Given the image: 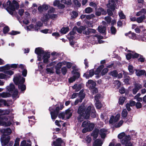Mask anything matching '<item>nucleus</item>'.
<instances>
[{
  "label": "nucleus",
  "mask_w": 146,
  "mask_h": 146,
  "mask_svg": "<svg viewBox=\"0 0 146 146\" xmlns=\"http://www.w3.org/2000/svg\"><path fill=\"white\" fill-rule=\"evenodd\" d=\"M106 27L104 26L100 27L99 26L98 27V30L101 33H104V35H106Z\"/></svg>",
  "instance_id": "5701e85b"
},
{
  "label": "nucleus",
  "mask_w": 146,
  "mask_h": 146,
  "mask_svg": "<svg viewBox=\"0 0 146 146\" xmlns=\"http://www.w3.org/2000/svg\"><path fill=\"white\" fill-rule=\"evenodd\" d=\"M62 65V63L61 62H58L55 67V68H58L60 69Z\"/></svg>",
  "instance_id": "774afa93"
},
{
  "label": "nucleus",
  "mask_w": 146,
  "mask_h": 146,
  "mask_svg": "<svg viewBox=\"0 0 146 146\" xmlns=\"http://www.w3.org/2000/svg\"><path fill=\"white\" fill-rule=\"evenodd\" d=\"M96 86V82L94 81L93 82H92V84L90 85L89 86V88L90 89H92L95 88Z\"/></svg>",
  "instance_id": "69168bd1"
},
{
  "label": "nucleus",
  "mask_w": 146,
  "mask_h": 146,
  "mask_svg": "<svg viewBox=\"0 0 146 146\" xmlns=\"http://www.w3.org/2000/svg\"><path fill=\"white\" fill-rule=\"evenodd\" d=\"M2 97L3 98H6L11 97L12 95L9 92H3L1 93Z\"/></svg>",
  "instance_id": "c85d7f7f"
},
{
  "label": "nucleus",
  "mask_w": 146,
  "mask_h": 146,
  "mask_svg": "<svg viewBox=\"0 0 146 146\" xmlns=\"http://www.w3.org/2000/svg\"><path fill=\"white\" fill-rule=\"evenodd\" d=\"M94 125L93 123H90L88 125V128L89 130V132L91 131L94 128Z\"/></svg>",
  "instance_id": "79ce46f5"
},
{
  "label": "nucleus",
  "mask_w": 146,
  "mask_h": 146,
  "mask_svg": "<svg viewBox=\"0 0 146 146\" xmlns=\"http://www.w3.org/2000/svg\"><path fill=\"white\" fill-rule=\"evenodd\" d=\"M124 82L125 84H129V82L131 79L130 77L129 76H126L125 75L124 76Z\"/></svg>",
  "instance_id": "c756f323"
},
{
  "label": "nucleus",
  "mask_w": 146,
  "mask_h": 146,
  "mask_svg": "<svg viewBox=\"0 0 146 146\" xmlns=\"http://www.w3.org/2000/svg\"><path fill=\"white\" fill-rule=\"evenodd\" d=\"M86 109L85 106L82 104L79 107L77 113L78 114L81 115L82 116H85L86 115L85 112Z\"/></svg>",
  "instance_id": "1a4fd4ad"
},
{
  "label": "nucleus",
  "mask_w": 146,
  "mask_h": 146,
  "mask_svg": "<svg viewBox=\"0 0 146 146\" xmlns=\"http://www.w3.org/2000/svg\"><path fill=\"white\" fill-rule=\"evenodd\" d=\"M145 19V16L143 15L137 18L136 21L139 23H142L143 20Z\"/></svg>",
  "instance_id": "473e14b6"
},
{
  "label": "nucleus",
  "mask_w": 146,
  "mask_h": 146,
  "mask_svg": "<svg viewBox=\"0 0 146 146\" xmlns=\"http://www.w3.org/2000/svg\"><path fill=\"white\" fill-rule=\"evenodd\" d=\"M15 84L18 86V88L21 92L24 91L26 89V86L24 84L25 82V78L22 77L20 74L15 75L13 78Z\"/></svg>",
  "instance_id": "7ed1b4c3"
},
{
  "label": "nucleus",
  "mask_w": 146,
  "mask_h": 146,
  "mask_svg": "<svg viewBox=\"0 0 146 146\" xmlns=\"http://www.w3.org/2000/svg\"><path fill=\"white\" fill-rule=\"evenodd\" d=\"M19 141L20 138L18 137L15 140L14 146H19Z\"/></svg>",
  "instance_id": "4d7b16f0"
},
{
  "label": "nucleus",
  "mask_w": 146,
  "mask_h": 146,
  "mask_svg": "<svg viewBox=\"0 0 146 146\" xmlns=\"http://www.w3.org/2000/svg\"><path fill=\"white\" fill-rule=\"evenodd\" d=\"M50 57V54L49 52H46L43 55L42 58L43 59V62L45 64H47L48 62L49 58Z\"/></svg>",
  "instance_id": "ddd939ff"
},
{
  "label": "nucleus",
  "mask_w": 146,
  "mask_h": 146,
  "mask_svg": "<svg viewBox=\"0 0 146 146\" xmlns=\"http://www.w3.org/2000/svg\"><path fill=\"white\" fill-rule=\"evenodd\" d=\"M12 124L11 122L10 121H5L3 120L2 121L1 124V126H5V127L10 126Z\"/></svg>",
  "instance_id": "aec40b11"
},
{
  "label": "nucleus",
  "mask_w": 146,
  "mask_h": 146,
  "mask_svg": "<svg viewBox=\"0 0 146 146\" xmlns=\"http://www.w3.org/2000/svg\"><path fill=\"white\" fill-rule=\"evenodd\" d=\"M102 143L101 140L98 139L95 140L93 143V146H102Z\"/></svg>",
  "instance_id": "412c9836"
},
{
  "label": "nucleus",
  "mask_w": 146,
  "mask_h": 146,
  "mask_svg": "<svg viewBox=\"0 0 146 146\" xmlns=\"http://www.w3.org/2000/svg\"><path fill=\"white\" fill-rule=\"evenodd\" d=\"M93 11L92 9L90 7H88L85 9V13H89L92 12Z\"/></svg>",
  "instance_id": "8fccbe9b"
},
{
  "label": "nucleus",
  "mask_w": 146,
  "mask_h": 146,
  "mask_svg": "<svg viewBox=\"0 0 146 146\" xmlns=\"http://www.w3.org/2000/svg\"><path fill=\"white\" fill-rule=\"evenodd\" d=\"M0 132L3 133L2 136H9L12 133V131L10 127H8L6 129L3 128L0 130Z\"/></svg>",
  "instance_id": "9d476101"
},
{
  "label": "nucleus",
  "mask_w": 146,
  "mask_h": 146,
  "mask_svg": "<svg viewBox=\"0 0 146 146\" xmlns=\"http://www.w3.org/2000/svg\"><path fill=\"white\" fill-rule=\"evenodd\" d=\"M69 31V28L67 27H63L60 29V33L63 34H65Z\"/></svg>",
  "instance_id": "a878e982"
},
{
  "label": "nucleus",
  "mask_w": 146,
  "mask_h": 146,
  "mask_svg": "<svg viewBox=\"0 0 146 146\" xmlns=\"http://www.w3.org/2000/svg\"><path fill=\"white\" fill-rule=\"evenodd\" d=\"M125 99V97H120L118 101L119 104L120 105H122L123 104Z\"/></svg>",
  "instance_id": "72a5a7b5"
},
{
  "label": "nucleus",
  "mask_w": 146,
  "mask_h": 146,
  "mask_svg": "<svg viewBox=\"0 0 146 146\" xmlns=\"http://www.w3.org/2000/svg\"><path fill=\"white\" fill-rule=\"evenodd\" d=\"M131 137L129 135H126L124 138L122 139L121 143L122 145H125V146H132V143L129 141Z\"/></svg>",
  "instance_id": "0eeeda50"
},
{
  "label": "nucleus",
  "mask_w": 146,
  "mask_h": 146,
  "mask_svg": "<svg viewBox=\"0 0 146 146\" xmlns=\"http://www.w3.org/2000/svg\"><path fill=\"white\" fill-rule=\"evenodd\" d=\"M123 121L122 120H120L117 124H115V127L116 128L120 127L123 124Z\"/></svg>",
  "instance_id": "13d9d810"
},
{
  "label": "nucleus",
  "mask_w": 146,
  "mask_h": 146,
  "mask_svg": "<svg viewBox=\"0 0 146 146\" xmlns=\"http://www.w3.org/2000/svg\"><path fill=\"white\" fill-rule=\"evenodd\" d=\"M139 55L138 53L135 52L134 54H132L131 53H128L126 55V57L127 60H129L131 58L133 59L136 58Z\"/></svg>",
  "instance_id": "4468645a"
},
{
  "label": "nucleus",
  "mask_w": 146,
  "mask_h": 146,
  "mask_svg": "<svg viewBox=\"0 0 146 146\" xmlns=\"http://www.w3.org/2000/svg\"><path fill=\"white\" fill-rule=\"evenodd\" d=\"M40 31L41 33L44 34H51L52 33V32L51 30L48 29H45L43 30H42Z\"/></svg>",
  "instance_id": "f704fd0d"
},
{
  "label": "nucleus",
  "mask_w": 146,
  "mask_h": 146,
  "mask_svg": "<svg viewBox=\"0 0 146 146\" xmlns=\"http://www.w3.org/2000/svg\"><path fill=\"white\" fill-rule=\"evenodd\" d=\"M125 133L124 132H122L119 134L118 135V137L119 139H123V138L125 136Z\"/></svg>",
  "instance_id": "5fc2aeb1"
},
{
  "label": "nucleus",
  "mask_w": 146,
  "mask_h": 146,
  "mask_svg": "<svg viewBox=\"0 0 146 146\" xmlns=\"http://www.w3.org/2000/svg\"><path fill=\"white\" fill-rule=\"evenodd\" d=\"M85 140L86 142L87 145H89L92 141L91 138L89 135H88L86 136Z\"/></svg>",
  "instance_id": "e433bc0d"
},
{
  "label": "nucleus",
  "mask_w": 146,
  "mask_h": 146,
  "mask_svg": "<svg viewBox=\"0 0 146 146\" xmlns=\"http://www.w3.org/2000/svg\"><path fill=\"white\" fill-rule=\"evenodd\" d=\"M107 14V12L106 10L102 7H99L98 8L97 11L95 12V15L97 16H100L101 14L102 15H106Z\"/></svg>",
  "instance_id": "9b49d317"
},
{
  "label": "nucleus",
  "mask_w": 146,
  "mask_h": 146,
  "mask_svg": "<svg viewBox=\"0 0 146 146\" xmlns=\"http://www.w3.org/2000/svg\"><path fill=\"white\" fill-rule=\"evenodd\" d=\"M138 56L137 57L138 58L139 57L138 59V62H140L141 63L144 62L145 60V58H144L143 56L139 54H138Z\"/></svg>",
  "instance_id": "cd10ccee"
},
{
  "label": "nucleus",
  "mask_w": 146,
  "mask_h": 146,
  "mask_svg": "<svg viewBox=\"0 0 146 146\" xmlns=\"http://www.w3.org/2000/svg\"><path fill=\"white\" fill-rule=\"evenodd\" d=\"M35 52L38 55V60L40 61L42 60V55H44L46 52L41 47L36 48L35 50Z\"/></svg>",
  "instance_id": "423d86ee"
},
{
  "label": "nucleus",
  "mask_w": 146,
  "mask_h": 146,
  "mask_svg": "<svg viewBox=\"0 0 146 146\" xmlns=\"http://www.w3.org/2000/svg\"><path fill=\"white\" fill-rule=\"evenodd\" d=\"M86 19L88 20L91 19L92 18L95 17V15L94 14H91L90 15H86Z\"/></svg>",
  "instance_id": "bf43d9fd"
},
{
  "label": "nucleus",
  "mask_w": 146,
  "mask_h": 146,
  "mask_svg": "<svg viewBox=\"0 0 146 146\" xmlns=\"http://www.w3.org/2000/svg\"><path fill=\"white\" fill-rule=\"evenodd\" d=\"M9 78L10 76L8 75H5L2 73H0V79H5Z\"/></svg>",
  "instance_id": "ea45409f"
},
{
  "label": "nucleus",
  "mask_w": 146,
  "mask_h": 146,
  "mask_svg": "<svg viewBox=\"0 0 146 146\" xmlns=\"http://www.w3.org/2000/svg\"><path fill=\"white\" fill-rule=\"evenodd\" d=\"M90 123V121L88 120L85 121L82 123V126L83 127H88V125Z\"/></svg>",
  "instance_id": "c9c22d12"
},
{
  "label": "nucleus",
  "mask_w": 146,
  "mask_h": 146,
  "mask_svg": "<svg viewBox=\"0 0 146 146\" xmlns=\"http://www.w3.org/2000/svg\"><path fill=\"white\" fill-rule=\"evenodd\" d=\"M134 87L138 91L142 88V85L138 83L135 84L134 85Z\"/></svg>",
  "instance_id": "864d4df0"
},
{
  "label": "nucleus",
  "mask_w": 146,
  "mask_h": 146,
  "mask_svg": "<svg viewBox=\"0 0 146 146\" xmlns=\"http://www.w3.org/2000/svg\"><path fill=\"white\" fill-rule=\"evenodd\" d=\"M109 74L113 77L116 78L117 76L118 72L116 70H114L109 72Z\"/></svg>",
  "instance_id": "bb28decb"
},
{
  "label": "nucleus",
  "mask_w": 146,
  "mask_h": 146,
  "mask_svg": "<svg viewBox=\"0 0 146 146\" xmlns=\"http://www.w3.org/2000/svg\"><path fill=\"white\" fill-rule=\"evenodd\" d=\"M61 71L63 75H64L66 74L67 70L66 67L64 66L61 68Z\"/></svg>",
  "instance_id": "49530a36"
},
{
  "label": "nucleus",
  "mask_w": 146,
  "mask_h": 146,
  "mask_svg": "<svg viewBox=\"0 0 146 146\" xmlns=\"http://www.w3.org/2000/svg\"><path fill=\"white\" fill-rule=\"evenodd\" d=\"M89 74H88V72L87 71L85 73H84L83 75V76L87 79H88L90 77H92L94 74L95 72L93 69L90 70L89 71Z\"/></svg>",
  "instance_id": "f8f14e48"
},
{
  "label": "nucleus",
  "mask_w": 146,
  "mask_h": 146,
  "mask_svg": "<svg viewBox=\"0 0 146 146\" xmlns=\"http://www.w3.org/2000/svg\"><path fill=\"white\" fill-rule=\"evenodd\" d=\"M64 106L63 104L60 103V107L57 106L56 107L55 109L54 108L52 107H50L49 108V111L50 112V114L51 119L54 120L58 116L60 118H61L62 119H64L65 118V113L63 112H61L59 113L60 110H62L64 108Z\"/></svg>",
  "instance_id": "f03ea898"
},
{
  "label": "nucleus",
  "mask_w": 146,
  "mask_h": 146,
  "mask_svg": "<svg viewBox=\"0 0 146 146\" xmlns=\"http://www.w3.org/2000/svg\"><path fill=\"white\" fill-rule=\"evenodd\" d=\"M108 69L107 68H104L101 72V74L102 76L105 75L108 72Z\"/></svg>",
  "instance_id": "c03bdc74"
},
{
  "label": "nucleus",
  "mask_w": 146,
  "mask_h": 146,
  "mask_svg": "<svg viewBox=\"0 0 146 146\" xmlns=\"http://www.w3.org/2000/svg\"><path fill=\"white\" fill-rule=\"evenodd\" d=\"M99 133L100 131L99 129L97 128H95L92 131L91 135V136L93 137L94 140H95L98 137Z\"/></svg>",
  "instance_id": "2eb2a0df"
},
{
  "label": "nucleus",
  "mask_w": 146,
  "mask_h": 146,
  "mask_svg": "<svg viewBox=\"0 0 146 146\" xmlns=\"http://www.w3.org/2000/svg\"><path fill=\"white\" fill-rule=\"evenodd\" d=\"M83 117L85 118V116H82L81 115H79L77 117L78 121L79 122H82L84 120Z\"/></svg>",
  "instance_id": "de8ad7c7"
},
{
  "label": "nucleus",
  "mask_w": 146,
  "mask_h": 146,
  "mask_svg": "<svg viewBox=\"0 0 146 146\" xmlns=\"http://www.w3.org/2000/svg\"><path fill=\"white\" fill-rule=\"evenodd\" d=\"M10 29L9 27L8 26H6L3 29V32L4 34H6L8 33Z\"/></svg>",
  "instance_id": "a18cd8bd"
},
{
  "label": "nucleus",
  "mask_w": 146,
  "mask_h": 146,
  "mask_svg": "<svg viewBox=\"0 0 146 146\" xmlns=\"http://www.w3.org/2000/svg\"><path fill=\"white\" fill-rule=\"evenodd\" d=\"M72 13L73 16H72L73 18H76L78 15V13L75 11H73L72 12Z\"/></svg>",
  "instance_id": "052dcab7"
},
{
  "label": "nucleus",
  "mask_w": 146,
  "mask_h": 146,
  "mask_svg": "<svg viewBox=\"0 0 146 146\" xmlns=\"http://www.w3.org/2000/svg\"><path fill=\"white\" fill-rule=\"evenodd\" d=\"M136 108L138 109L141 108L142 107V104L139 102H137L135 104V105Z\"/></svg>",
  "instance_id": "680f3d73"
},
{
  "label": "nucleus",
  "mask_w": 146,
  "mask_h": 146,
  "mask_svg": "<svg viewBox=\"0 0 146 146\" xmlns=\"http://www.w3.org/2000/svg\"><path fill=\"white\" fill-rule=\"evenodd\" d=\"M20 33V32L13 30L11 32H9L8 34L11 35H15Z\"/></svg>",
  "instance_id": "3c124183"
},
{
  "label": "nucleus",
  "mask_w": 146,
  "mask_h": 146,
  "mask_svg": "<svg viewBox=\"0 0 146 146\" xmlns=\"http://www.w3.org/2000/svg\"><path fill=\"white\" fill-rule=\"evenodd\" d=\"M86 115L85 119H88L90 116L92 118H95L96 116V113L94 107L92 105L88 106L86 109L85 112Z\"/></svg>",
  "instance_id": "20e7f679"
},
{
  "label": "nucleus",
  "mask_w": 146,
  "mask_h": 146,
  "mask_svg": "<svg viewBox=\"0 0 146 146\" xmlns=\"http://www.w3.org/2000/svg\"><path fill=\"white\" fill-rule=\"evenodd\" d=\"M74 74L75 75L73 76L76 79L79 78L80 77V74L79 72L74 73Z\"/></svg>",
  "instance_id": "338daca9"
},
{
  "label": "nucleus",
  "mask_w": 146,
  "mask_h": 146,
  "mask_svg": "<svg viewBox=\"0 0 146 146\" xmlns=\"http://www.w3.org/2000/svg\"><path fill=\"white\" fill-rule=\"evenodd\" d=\"M125 35L126 36H128L130 38L133 39H135L136 38V34L133 33H132L131 31L125 33Z\"/></svg>",
  "instance_id": "a211bd4d"
},
{
  "label": "nucleus",
  "mask_w": 146,
  "mask_h": 146,
  "mask_svg": "<svg viewBox=\"0 0 146 146\" xmlns=\"http://www.w3.org/2000/svg\"><path fill=\"white\" fill-rule=\"evenodd\" d=\"M11 137L10 136H8L7 137L2 136L1 138V141L2 146L7 145L10 141Z\"/></svg>",
  "instance_id": "6e6552de"
},
{
  "label": "nucleus",
  "mask_w": 146,
  "mask_h": 146,
  "mask_svg": "<svg viewBox=\"0 0 146 146\" xmlns=\"http://www.w3.org/2000/svg\"><path fill=\"white\" fill-rule=\"evenodd\" d=\"M105 130L104 129H102L100 130L99 134L102 139H104L106 137V134L104 133Z\"/></svg>",
  "instance_id": "b1692460"
},
{
  "label": "nucleus",
  "mask_w": 146,
  "mask_h": 146,
  "mask_svg": "<svg viewBox=\"0 0 146 146\" xmlns=\"http://www.w3.org/2000/svg\"><path fill=\"white\" fill-rule=\"evenodd\" d=\"M7 89L11 94L13 98L16 97L18 94V91L15 88V85L13 83H11L9 86L7 87Z\"/></svg>",
  "instance_id": "39448f33"
},
{
  "label": "nucleus",
  "mask_w": 146,
  "mask_h": 146,
  "mask_svg": "<svg viewBox=\"0 0 146 146\" xmlns=\"http://www.w3.org/2000/svg\"><path fill=\"white\" fill-rule=\"evenodd\" d=\"M63 143V141L60 138H57L55 141L52 142L53 145L54 146H62L61 144Z\"/></svg>",
  "instance_id": "dca6fc26"
},
{
  "label": "nucleus",
  "mask_w": 146,
  "mask_h": 146,
  "mask_svg": "<svg viewBox=\"0 0 146 146\" xmlns=\"http://www.w3.org/2000/svg\"><path fill=\"white\" fill-rule=\"evenodd\" d=\"M111 18L110 16H107L105 18V20L107 22L108 24H110L111 21Z\"/></svg>",
  "instance_id": "6e6d98bb"
},
{
  "label": "nucleus",
  "mask_w": 146,
  "mask_h": 146,
  "mask_svg": "<svg viewBox=\"0 0 146 146\" xmlns=\"http://www.w3.org/2000/svg\"><path fill=\"white\" fill-rule=\"evenodd\" d=\"M27 71L26 69H25L23 70L22 72V75L24 77H26L27 74Z\"/></svg>",
  "instance_id": "0e129e2a"
},
{
  "label": "nucleus",
  "mask_w": 146,
  "mask_h": 146,
  "mask_svg": "<svg viewBox=\"0 0 146 146\" xmlns=\"http://www.w3.org/2000/svg\"><path fill=\"white\" fill-rule=\"evenodd\" d=\"M86 29V27L85 26H80V27L78 28L77 31L79 33H81L82 31H85V30Z\"/></svg>",
  "instance_id": "7c9ffc66"
},
{
  "label": "nucleus",
  "mask_w": 146,
  "mask_h": 146,
  "mask_svg": "<svg viewBox=\"0 0 146 146\" xmlns=\"http://www.w3.org/2000/svg\"><path fill=\"white\" fill-rule=\"evenodd\" d=\"M128 114V112L125 109H123L121 113V115L123 117H126Z\"/></svg>",
  "instance_id": "58836bf2"
},
{
  "label": "nucleus",
  "mask_w": 146,
  "mask_h": 146,
  "mask_svg": "<svg viewBox=\"0 0 146 146\" xmlns=\"http://www.w3.org/2000/svg\"><path fill=\"white\" fill-rule=\"evenodd\" d=\"M128 70L129 72L131 74H133L134 72V70L133 69V66L131 65H129L128 66Z\"/></svg>",
  "instance_id": "37998d69"
},
{
  "label": "nucleus",
  "mask_w": 146,
  "mask_h": 146,
  "mask_svg": "<svg viewBox=\"0 0 146 146\" xmlns=\"http://www.w3.org/2000/svg\"><path fill=\"white\" fill-rule=\"evenodd\" d=\"M101 96L100 94H98L94 96V99L96 102L100 101L99 99L101 97Z\"/></svg>",
  "instance_id": "603ef678"
},
{
  "label": "nucleus",
  "mask_w": 146,
  "mask_h": 146,
  "mask_svg": "<svg viewBox=\"0 0 146 146\" xmlns=\"http://www.w3.org/2000/svg\"><path fill=\"white\" fill-rule=\"evenodd\" d=\"M135 70V73L137 76H140L145 75L146 76V73L145 70L136 69Z\"/></svg>",
  "instance_id": "f3484780"
},
{
  "label": "nucleus",
  "mask_w": 146,
  "mask_h": 146,
  "mask_svg": "<svg viewBox=\"0 0 146 146\" xmlns=\"http://www.w3.org/2000/svg\"><path fill=\"white\" fill-rule=\"evenodd\" d=\"M65 114L66 115V118L67 119H69L72 116V112H71V110L68 108L66 110Z\"/></svg>",
  "instance_id": "4be33fe9"
},
{
  "label": "nucleus",
  "mask_w": 146,
  "mask_h": 146,
  "mask_svg": "<svg viewBox=\"0 0 146 146\" xmlns=\"http://www.w3.org/2000/svg\"><path fill=\"white\" fill-rule=\"evenodd\" d=\"M104 67V66L103 65H101L98 67L95 71V74L96 75L99 74Z\"/></svg>",
  "instance_id": "393cba45"
},
{
  "label": "nucleus",
  "mask_w": 146,
  "mask_h": 146,
  "mask_svg": "<svg viewBox=\"0 0 146 146\" xmlns=\"http://www.w3.org/2000/svg\"><path fill=\"white\" fill-rule=\"evenodd\" d=\"M49 15L46 14L41 18V20L42 22H46L48 21L49 19L48 15Z\"/></svg>",
  "instance_id": "a19ab883"
},
{
  "label": "nucleus",
  "mask_w": 146,
  "mask_h": 146,
  "mask_svg": "<svg viewBox=\"0 0 146 146\" xmlns=\"http://www.w3.org/2000/svg\"><path fill=\"white\" fill-rule=\"evenodd\" d=\"M110 31L111 34L115 35L116 34L117 30L113 26H111L110 28Z\"/></svg>",
  "instance_id": "4c0bfd02"
},
{
  "label": "nucleus",
  "mask_w": 146,
  "mask_h": 146,
  "mask_svg": "<svg viewBox=\"0 0 146 146\" xmlns=\"http://www.w3.org/2000/svg\"><path fill=\"white\" fill-rule=\"evenodd\" d=\"M96 30L92 29H88L86 30L83 31V33L86 35H89L91 33H95Z\"/></svg>",
  "instance_id": "6ab92c4d"
},
{
  "label": "nucleus",
  "mask_w": 146,
  "mask_h": 146,
  "mask_svg": "<svg viewBox=\"0 0 146 146\" xmlns=\"http://www.w3.org/2000/svg\"><path fill=\"white\" fill-rule=\"evenodd\" d=\"M119 16L121 19H124L125 18V16L121 11L119 13Z\"/></svg>",
  "instance_id": "e2e57ef3"
},
{
  "label": "nucleus",
  "mask_w": 146,
  "mask_h": 146,
  "mask_svg": "<svg viewBox=\"0 0 146 146\" xmlns=\"http://www.w3.org/2000/svg\"><path fill=\"white\" fill-rule=\"evenodd\" d=\"M95 106L97 109H100L102 107V105L100 101L96 102Z\"/></svg>",
  "instance_id": "2f4dec72"
},
{
  "label": "nucleus",
  "mask_w": 146,
  "mask_h": 146,
  "mask_svg": "<svg viewBox=\"0 0 146 146\" xmlns=\"http://www.w3.org/2000/svg\"><path fill=\"white\" fill-rule=\"evenodd\" d=\"M4 73L10 76H11L14 74V72L11 70L4 71Z\"/></svg>",
  "instance_id": "09e8293b"
},
{
  "label": "nucleus",
  "mask_w": 146,
  "mask_h": 146,
  "mask_svg": "<svg viewBox=\"0 0 146 146\" xmlns=\"http://www.w3.org/2000/svg\"><path fill=\"white\" fill-rule=\"evenodd\" d=\"M0 7L3 8H6L7 11L11 15H13V11L15 9H18L19 7L18 3L16 1L13 0L12 3L9 0H8L6 3L4 2L2 4V1H0Z\"/></svg>",
  "instance_id": "f257e3e1"
}]
</instances>
